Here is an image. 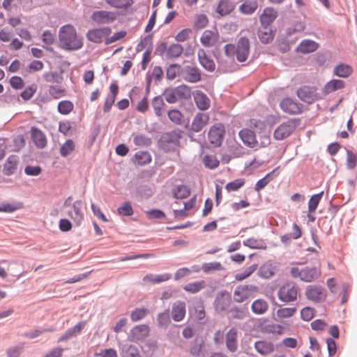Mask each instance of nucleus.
<instances>
[{
  "label": "nucleus",
  "instance_id": "19",
  "mask_svg": "<svg viewBox=\"0 0 357 357\" xmlns=\"http://www.w3.org/2000/svg\"><path fill=\"white\" fill-rule=\"evenodd\" d=\"M183 78L188 82L197 83L201 79V73L196 67L186 66L182 72Z\"/></svg>",
  "mask_w": 357,
  "mask_h": 357
},
{
  "label": "nucleus",
  "instance_id": "24",
  "mask_svg": "<svg viewBox=\"0 0 357 357\" xmlns=\"http://www.w3.org/2000/svg\"><path fill=\"white\" fill-rule=\"evenodd\" d=\"M195 105L200 110H206L210 107V100L202 91H196L193 93Z\"/></svg>",
  "mask_w": 357,
  "mask_h": 357
},
{
  "label": "nucleus",
  "instance_id": "20",
  "mask_svg": "<svg viewBox=\"0 0 357 357\" xmlns=\"http://www.w3.org/2000/svg\"><path fill=\"white\" fill-rule=\"evenodd\" d=\"M149 334V327L142 324L133 327L130 331V337L132 341H139L146 337Z\"/></svg>",
  "mask_w": 357,
  "mask_h": 357
},
{
  "label": "nucleus",
  "instance_id": "11",
  "mask_svg": "<svg viewBox=\"0 0 357 357\" xmlns=\"http://www.w3.org/2000/svg\"><path fill=\"white\" fill-rule=\"evenodd\" d=\"M112 30L109 27H103L89 30L86 38L94 43H101L105 38L110 35Z\"/></svg>",
  "mask_w": 357,
  "mask_h": 357
},
{
  "label": "nucleus",
  "instance_id": "33",
  "mask_svg": "<svg viewBox=\"0 0 357 357\" xmlns=\"http://www.w3.org/2000/svg\"><path fill=\"white\" fill-rule=\"evenodd\" d=\"M251 309L256 314H263L268 310V304L264 299H257L252 303Z\"/></svg>",
  "mask_w": 357,
  "mask_h": 357
},
{
  "label": "nucleus",
  "instance_id": "41",
  "mask_svg": "<svg viewBox=\"0 0 357 357\" xmlns=\"http://www.w3.org/2000/svg\"><path fill=\"white\" fill-rule=\"evenodd\" d=\"M206 286L204 280L190 282L183 287L185 291L191 294H196L203 289Z\"/></svg>",
  "mask_w": 357,
  "mask_h": 357
},
{
  "label": "nucleus",
  "instance_id": "37",
  "mask_svg": "<svg viewBox=\"0 0 357 357\" xmlns=\"http://www.w3.org/2000/svg\"><path fill=\"white\" fill-rule=\"evenodd\" d=\"M172 193L176 199H183L190 195V190L187 185H180L173 189Z\"/></svg>",
  "mask_w": 357,
  "mask_h": 357
},
{
  "label": "nucleus",
  "instance_id": "44",
  "mask_svg": "<svg viewBox=\"0 0 357 357\" xmlns=\"http://www.w3.org/2000/svg\"><path fill=\"white\" fill-rule=\"evenodd\" d=\"M230 313L233 319H243L248 314V310L247 307H232L230 310Z\"/></svg>",
  "mask_w": 357,
  "mask_h": 357
},
{
  "label": "nucleus",
  "instance_id": "35",
  "mask_svg": "<svg viewBox=\"0 0 357 357\" xmlns=\"http://www.w3.org/2000/svg\"><path fill=\"white\" fill-rule=\"evenodd\" d=\"M151 105L154 110L155 114L158 117L161 116L162 115L163 108L165 106L162 97L161 96L154 97L152 100Z\"/></svg>",
  "mask_w": 357,
  "mask_h": 357
},
{
  "label": "nucleus",
  "instance_id": "27",
  "mask_svg": "<svg viewBox=\"0 0 357 357\" xmlns=\"http://www.w3.org/2000/svg\"><path fill=\"white\" fill-rule=\"evenodd\" d=\"M197 56L200 64L204 69L209 72H213L215 70V65L213 60L206 55L204 50H199Z\"/></svg>",
  "mask_w": 357,
  "mask_h": 357
},
{
  "label": "nucleus",
  "instance_id": "29",
  "mask_svg": "<svg viewBox=\"0 0 357 357\" xmlns=\"http://www.w3.org/2000/svg\"><path fill=\"white\" fill-rule=\"evenodd\" d=\"M278 13L272 8H266L260 16V22L263 26L267 27L274 22Z\"/></svg>",
  "mask_w": 357,
  "mask_h": 357
},
{
  "label": "nucleus",
  "instance_id": "3",
  "mask_svg": "<svg viewBox=\"0 0 357 357\" xmlns=\"http://www.w3.org/2000/svg\"><path fill=\"white\" fill-rule=\"evenodd\" d=\"M182 131L179 129L165 132L159 140L160 146L166 152L174 151L180 144Z\"/></svg>",
  "mask_w": 357,
  "mask_h": 357
},
{
  "label": "nucleus",
  "instance_id": "21",
  "mask_svg": "<svg viewBox=\"0 0 357 357\" xmlns=\"http://www.w3.org/2000/svg\"><path fill=\"white\" fill-rule=\"evenodd\" d=\"M321 274L319 268L307 266L302 269L301 280L305 282H311L317 280Z\"/></svg>",
  "mask_w": 357,
  "mask_h": 357
},
{
  "label": "nucleus",
  "instance_id": "64",
  "mask_svg": "<svg viewBox=\"0 0 357 357\" xmlns=\"http://www.w3.org/2000/svg\"><path fill=\"white\" fill-rule=\"evenodd\" d=\"M24 349V344H20L17 346L11 347L6 351L8 357H20Z\"/></svg>",
  "mask_w": 357,
  "mask_h": 357
},
{
  "label": "nucleus",
  "instance_id": "57",
  "mask_svg": "<svg viewBox=\"0 0 357 357\" xmlns=\"http://www.w3.org/2000/svg\"><path fill=\"white\" fill-rule=\"evenodd\" d=\"M162 96L165 100L170 104L176 103L178 100L174 88L165 89L162 93Z\"/></svg>",
  "mask_w": 357,
  "mask_h": 357
},
{
  "label": "nucleus",
  "instance_id": "26",
  "mask_svg": "<svg viewBox=\"0 0 357 357\" xmlns=\"http://www.w3.org/2000/svg\"><path fill=\"white\" fill-rule=\"evenodd\" d=\"M236 3L232 0H220L216 8V12L220 16H225L230 14L234 10Z\"/></svg>",
  "mask_w": 357,
  "mask_h": 357
},
{
  "label": "nucleus",
  "instance_id": "25",
  "mask_svg": "<svg viewBox=\"0 0 357 357\" xmlns=\"http://www.w3.org/2000/svg\"><path fill=\"white\" fill-rule=\"evenodd\" d=\"M18 162V157L16 155H9L3 164V174L6 176L13 175L17 169Z\"/></svg>",
  "mask_w": 357,
  "mask_h": 357
},
{
  "label": "nucleus",
  "instance_id": "61",
  "mask_svg": "<svg viewBox=\"0 0 357 357\" xmlns=\"http://www.w3.org/2000/svg\"><path fill=\"white\" fill-rule=\"evenodd\" d=\"M152 45V34H149L145 36L141 40L136 47V51L137 52L142 51L146 47H149L151 49Z\"/></svg>",
  "mask_w": 357,
  "mask_h": 357
},
{
  "label": "nucleus",
  "instance_id": "34",
  "mask_svg": "<svg viewBox=\"0 0 357 357\" xmlns=\"http://www.w3.org/2000/svg\"><path fill=\"white\" fill-rule=\"evenodd\" d=\"M317 49V44L310 40H303L297 47V51L302 53H310Z\"/></svg>",
  "mask_w": 357,
  "mask_h": 357
},
{
  "label": "nucleus",
  "instance_id": "49",
  "mask_svg": "<svg viewBox=\"0 0 357 357\" xmlns=\"http://www.w3.org/2000/svg\"><path fill=\"white\" fill-rule=\"evenodd\" d=\"M181 70V66L179 64H171L166 70V77L169 80L174 79Z\"/></svg>",
  "mask_w": 357,
  "mask_h": 357
},
{
  "label": "nucleus",
  "instance_id": "58",
  "mask_svg": "<svg viewBox=\"0 0 357 357\" xmlns=\"http://www.w3.org/2000/svg\"><path fill=\"white\" fill-rule=\"evenodd\" d=\"M106 3L117 8H126L132 3V0H105Z\"/></svg>",
  "mask_w": 357,
  "mask_h": 357
},
{
  "label": "nucleus",
  "instance_id": "5",
  "mask_svg": "<svg viewBox=\"0 0 357 357\" xmlns=\"http://www.w3.org/2000/svg\"><path fill=\"white\" fill-rule=\"evenodd\" d=\"M299 125L298 119H290L280 125L274 131L273 136L277 140H283L289 137Z\"/></svg>",
  "mask_w": 357,
  "mask_h": 357
},
{
  "label": "nucleus",
  "instance_id": "60",
  "mask_svg": "<svg viewBox=\"0 0 357 357\" xmlns=\"http://www.w3.org/2000/svg\"><path fill=\"white\" fill-rule=\"evenodd\" d=\"M296 310V307H281L278 310L277 315L280 318H289L293 316Z\"/></svg>",
  "mask_w": 357,
  "mask_h": 357
},
{
  "label": "nucleus",
  "instance_id": "50",
  "mask_svg": "<svg viewBox=\"0 0 357 357\" xmlns=\"http://www.w3.org/2000/svg\"><path fill=\"white\" fill-rule=\"evenodd\" d=\"M149 313L148 308H135L130 314V319L132 321H138L144 319Z\"/></svg>",
  "mask_w": 357,
  "mask_h": 357
},
{
  "label": "nucleus",
  "instance_id": "53",
  "mask_svg": "<svg viewBox=\"0 0 357 357\" xmlns=\"http://www.w3.org/2000/svg\"><path fill=\"white\" fill-rule=\"evenodd\" d=\"M133 142L138 146H149L152 143L151 139L145 135H135Z\"/></svg>",
  "mask_w": 357,
  "mask_h": 357
},
{
  "label": "nucleus",
  "instance_id": "9",
  "mask_svg": "<svg viewBox=\"0 0 357 357\" xmlns=\"http://www.w3.org/2000/svg\"><path fill=\"white\" fill-rule=\"evenodd\" d=\"M84 203L81 200H76L67 211L68 215L73 220L77 226H79L84 220Z\"/></svg>",
  "mask_w": 357,
  "mask_h": 357
},
{
  "label": "nucleus",
  "instance_id": "10",
  "mask_svg": "<svg viewBox=\"0 0 357 357\" xmlns=\"http://www.w3.org/2000/svg\"><path fill=\"white\" fill-rule=\"evenodd\" d=\"M116 17V13L104 10L94 11L91 15V20L98 24H112Z\"/></svg>",
  "mask_w": 357,
  "mask_h": 357
},
{
  "label": "nucleus",
  "instance_id": "46",
  "mask_svg": "<svg viewBox=\"0 0 357 357\" xmlns=\"http://www.w3.org/2000/svg\"><path fill=\"white\" fill-rule=\"evenodd\" d=\"M183 51V46L178 43L172 44L167 50V58L173 59L181 56Z\"/></svg>",
  "mask_w": 357,
  "mask_h": 357
},
{
  "label": "nucleus",
  "instance_id": "40",
  "mask_svg": "<svg viewBox=\"0 0 357 357\" xmlns=\"http://www.w3.org/2000/svg\"><path fill=\"white\" fill-rule=\"evenodd\" d=\"M151 161V156L147 151H137L134 156V162L139 165H144Z\"/></svg>",
  "mask_w": 357,
  "mask_h": 357
},
{
  "label": "nucleus",
  "instance_id": "62",
  "mask_svg": "<svg viewBox=\"0 0 357 357\" xmlns=\"http://www.w3.org/2000/svg\"><path fill=\"white\" fill-rule=\"evenodd\" d=\"M245 183L244 179L238 178L233 181L228 183L225 188L228 192L236 191L241 188Z\"/></svg>",
  "mask_w": 357,
  "mask_h": 357
},
{
  "label": "nucleus",
  "instance_id": "48",
  "mask_svg": "<svg viewBox=\"0 0 357 357\" xmlns=\"http://www.w3.org/2000/svg\"><path fill=\"white\" fill-rule=\"evenodd\" d=\"M74 108V105L70 100H62L59 102L57 106L58 112L63 115L70 113Z\"/></svg>",
  "mask_w": 357,
  "mask_h": 357
},
{
  "label": "nucleus",
  "instance_id": "38",
  "mask_svg": "<svg viewBox=\"0 0 357 357\" xmlns=\"http://www.w3.org/2000/svg\"><path fill=\"white\" fill-rule=\"evenodd\" d=\"M158 325L160 328H167L171 323L169 310L166 309L159 313L157 317Z\"/></svg>",
  "mask_w": 357,
  "mask_h": 357
},
{
  "label": "nucleus",
  "instance_id": "39",
  "mask_svg": "<svg viewBox=\"0 0 357 357\" xmlns=\"http://www.w3.org/2000/svg\"><path fill=\"white\" fill-rule=\"evenodd\" d=\"M352 68L347 64L337 65L333 70L335 75L340 77H348L352 73Z\"/></svg>",
  "mask_w": 357,
  "mask_h": 357
},
{
  "label": "nucleus",
  "instance_id": "14",
  "mask_svg": "<svg viewBox=\"0 0 357 357\" xmlns=\"http://www.w3.org/2000/svg\"><path fill=\"white\" fill-rule=\"evenodd\" d=\"M305 294L309 300L316 302L324 301L326 297V289L319 286H309Z\"/></svg>",
  "mask_w": 357,
  "mask_h": 357
},
{
  "label": "nucleus",
  "instance_id": "63",
  "mask_svg": "<svg viewBox=\"0 0 357 357\" xmlns=\"http://www.w3.org/2000/svg\"><path fill=\"white\" fill-rule=\"evenodd\" d=\"M37 89V86L36 84H32L26 87L24 91H22L20 93V96L24 100H30L34 93H36Z\"/></svg>",
  "mask_w": 357,
  "mask_h": 357
},
{
  "label": "nucleus",
  "instance_id": "56",
  "mask_svg": "<svg viewBox=\"0 0 357 357\" xmlns=\"http://www.w3.org/2000/svg\"><path fill=\"white\" fill-rule=\"evenodd\" d=\"M75 149V143L72 139H68L61 146L60 149V154L63 157H67Z\"/></svg>",
  "mask_w": 357,
  "mask_h": 357
},
{
  "label": "nucleus",
  "instance_id": "23",
  "mask_svg": "<svg viewBox=\"0 0 357 357\" xmlns=\"http://www.w3.org/2000/svg\"><path fill=\"white\" fill-rule=\"evenodd\" d=\"M345 87V82L341 79H333L328 82L322 89V97Z\"/></svg>",
  "mask_w": 357,
  "mask_h": 357
},
{
  "label": "nucleus",
  "instance_id": "45",
  "mask_svg": "<svg viewBox=\"0 0 357 357\" xmlns=\"http://www.w3.org/2000/svg\"><path fill=\"white\" fill-rule=\"evenodd\" d=\"M243 245L252 249H265L266 243L261 239L250 238L243 241Z\"/></svg>",
  "mask_w": 357,
  "mask_h": 357
},
{
  "label": "nucleus",
  "instance_id": "22",
  "mask_svg": "<svg viewBox=\"0 0 357 357\" xmlns=\"http://www.w3.org/2000/svg\"><path fill=\"white\" fill-rule=\"evenodd\" d=\"M219 35L217 31L205 30L202 33L200 41L206 47H213L218 42Z\"/></svg>",
  "mask_w": 357,
  "mask_h": 357
},
{
  "label": "nucleus",
  "instance_id": "7",
  "mask_svg": "<svg viewBox=\"0 0 357 357\" xmlns=\"http://www.w3.org/2000/svg\"><path fill=\"white\" fill-rule=\"evenodd\" d=\"M259 288L253 284L238 285L234 291V301L236 303H243L252 296Z\"/></svg>",
  "mask_w": 357,
  "mask_h": 357
},
{
  "label": "nucleus",
  "instance_id": "12",
  "mask_svg": "<svg viewBox=\"0 0 357 357\" xmlns=\"http://www.w3.org/2000/svg\"><path fill=\"white\" fill-rule=\"evenodd\" d=\"M282 110L289 114H298L301 113L303 105L290 98H284L280 103Z\"/></svg>",
  "mask_w": 357,
  "mask_h": 357
},
{
  "label": "nucleus",
  "instance_id": "55",
  "mask_svg": "<svg viewBox=\"0 0 357 357\" xmlns=\"http://www.w3.org/2000/svg\"><path fill=\"white\" fill-rule=\"evenodd\" d=\"M228 301H227L223 295L218 296L214 301V306L215 310L222 312L227 310L228 307Z\"/></svg>",
  "mask_w": 357,
  "mask_h": 357
},
{
  "label": "nucleus",
  "instance_id": "15",
  "mask_svg": "<svg viewBox=\"0 0 357 357\" xmlns=\"http://www.w3.org/2000/svg\"><path fill=\"white\" fill-rule=\"evenodd\" d=\"M209 115L207 113L198 112L193 118L191 123V130L199 132L208 123Z\"/></svg>",
  "mask_w": 357,
  "mask_h": 357
},
{
  "label": "nucleus",
  "instance_id": "36",
  "mask_svg": "<svg viewBox=\"0 0 357 357\" xmlns=\"http://www.w3.org/2000/svg\"><path fill=\"white\" fill-rule=\"evenodd\" d=\"M23 207V204L20 202H14L13 203L3 202L0 204V212L13 213Z\"/></svg>",
  "mask_w": 357,
  "mask_h": 357
},
{
  "label": "nucleus",
  "instance_id": "54",
  "mask_svg": "<svg viewBox=\"0 0 357 357\" xmlns=\"http://www.w3.org/2000/svg\"><path fill=\"white\" fill-rule=\"evenodd\" d=\"M274 273V268L271 264L262 265L258 271L259 275L266 279L270 278Z\"/></svg>",
  "mask_w": 357,
  "mask_h": 357
},
{
  "label": "nucleus",
  "instance_id": "51",
  "mask_svg": "<svg viewBox=\"0 0 357 357\" xmlns=\"http://www.w3.org/2000/svg\"><path fill=\"white\" fill-rule=\"evenodd\" d=\"M323 194H324V192L322 191L319 193L313 195L310 197V199L308 202V211L310 213H313L316 211V209L319 205V203L320 202L321 199L323 196Z\"/></svg>",
  "mask_w": 357,
  "mask_h": 357
},
{
  "label": "nucleus",
  "instance_id": "31",
  "mask_svg": "<svg viewBox=\"0 0 357 357\" xmlns=\"http://www.w3.org/2000/svg\"><path fill=\"white\" fill-rule=\"evenodd\" d=\"M258 8L257 1L255 0L248 1L246 0L243 3H242L238 8V10L243 15H252L253 14Z\"/></svg>",
  "mask_w": 357,
  "mask_h": 357
},
{
  "label": "nucleus",
  "instance_id": "47",
  "mask_svg": "<svg viewBox=\"0 0 357 357\" xmlns=\"http://www.w3.org/2000/svg\"><path fill=\"white\" fill-rule=\"evenodd\" d=\"M123 357H141L137 347L133 345L126 344L122 349Z\"/></svg>",
  "mask_w": 357,
  "mask_h": 357
},
{
  "label": "nucleus",
  "instance_id": "2",
  "mask_svg": "<svg viewBox=\"0 0 357 357\" xmlns=\"http://www.w3.org/2000/svg\"><path fill=\"white\" fill-rule=\"evenodd\" d=\"M224 50L227 57H236L238 62H245L250 55V43L247 37L242 36L238 40L236 45L227 44Z\"/></svg>",
  "mask_w": 357,
  "mask_h": 357
},
{
  "label": "nucleus",
  "instance_id": "42",
  "mask_svg": "<svg viewBox=\"0 0 357 357\" xmlns=\"http://www.w3.org/2000/svg\"><path fill=\"white\" fill-rule=\"evenodd\" d=\"M174 89L178 100H188L191 96L190 88L186 85H180Z\"/></svg>",
  "mask_w": 357,
  "mask_h": 357
},
{
  "label": "nucleus",
  "instance_id": "30",
  "mask_svg": "<svg viewBox=\"0 0 357 357\" xmlns=\"http://www.w3.org/2000/svg\"><path fill=\"white\" fill-rule=\"evenodd\" d=\"M255 347L258 353L264 356L272 353L275 349L274 344L271 342L265 340L256 342Z\"/></svg>",
  "mask_w": 357,
  "mask_h": 357
},
{
  "label": "nucleus",
  "instance_id": "52",
  "mask_svg": "<svg viewBox=\"0 0 357 357\" xmlns=\"http://www.w3.org/2000/svg\"><path fill=\"white\" fill-rule=\"evenodd\" d=\"M257 268V265L256 264H254L248 267H247L245 270L243 271L238 273L235 278L238 281L243 280L244 279L247 278L250 275H251Z\"/></svg>",
  "mask_w": 357,
  "mask_h": 357
},
{
  "label": "nucleus",
  "instance_id": "6",
  "mask_svg": "<svg viewBox=\"0 0 357 357\" xmlns=\"http://www.w3.org/2000/svg\"><path fill=\"white\" fill-rule=\"evenodd\" d=\"M298 97L303 102L311 104L323 98L322 94L317 93L314 86H302L297 90Z\"/></svg>",
  "mask_w": 357,
  "mask_h": 357
},
{
  "label": "nucleus",
  "instance_id": "8",
  "mask_svg": "<svg viewBox=\"0 0 357 357\" xmlns=\"http://www.w3.org/2000/svg\"><path fill=\"white\" fill-rule=\"evenodd\" d=\"M225 135V126L220 123H216L210 128L208 133V140L215 147L220 146Z\"/></svg>",
  "mask_w": 357,
  "mask_h": 357
},
{
  "label": "nucleus",
  "instance_id": "43",
  "mask_svg": "<svg viewBox=\"0 0 357 357\" xmlns=\"http://www.w3.org/2000/svg\"><path fill=\"white\" fill-rule=\"evenodd\" d=\"M222 264L218 261L204 263L202 266V270L206 274L211 273L213 271H222Z\"/></svg>",
  "mask_w": 357,
  "mask_h": 357
},
{
  "label": "nucleus",
  "instance_id": "4",
  "mask_svg": "<svg viewBox=\"0 0 357 357\" xmlns=\"http://www.w3.org/2000/svg\"><path fill=\"white\" fill-rule=\"evenodd\" d=\"M298 293V287L294 283L288 282L280 287L278 291V296L282 302L289 303L297 300Z\"/></svg>",
  "mask_w": 357,
  "mask_h": 357
},
{
  "label": "nucleus",
  "instance_id": "17",
  "mask_svg": "<svg viewBox=\"0 0 357 357\" xmlns=\"http://www.w3.org/2000/svg\"><path fill=\"white\" fill-rule=\"evenodd\" d=\"M31 137L33 144L39 149H43L47 145V138L44 132L36 127L31 128Z\"/></svg>",
  "mask_w": 357,
  "mask_h": 357
},
{
  "label": "nucleus",
  "instance_id": "59",
  "mask_svg": "<svg viewBox=\"0 0 357 357\" xmlns=\"http://www.w3.org/2000/svg\"><path fill=\"white\" fill-rule=\"evenodd\" d=\"M204 165L209 169L216 168L219 164V160L213 155H206L203 159Z\"/></svg>",
  "mask_w": 357,
  "mask_h": 357
},
{
  "label": "nucleus",
  "instance_id": "1",
  "mask_svg": "<svg viewBox=\"0 0 357 357\" xmlns=\"http://www.w3.org/2000/svg\"><path fill=\"white\" fill-rule=\"evenodd\" d=\"M59 47L65 50H78L83 46V38L71 24L62 26L59 31Z\"/></svg>",
  "mask_w": 357,
  "mask_h": 357
},
{
  "label": "nucleus",
  "instance_id": "28",
  "mask_svg": "<svg viewBox=\"0 0 357 357\" xmlns=\"http://www.w3.org/2000/svg\"><path fill=\"white\" fill-rule=\"evenodd\" d=\"M238 334L236 328H231L226 334V346L229 351L235 352L238 349Z\"/></svg>",
  "mask_w": 357,
  "mask_h": 357
},
{
  "label": "nucleus",
  "instance_id": "13",
  "mask_svg": "<svg viewBox=\"0 0 357 357\" xmlns=\"http://www.w3.org/2000/svg\"><path fill=\"white\" fill-rule=\"evenodd\" d=\"M186 314V305L184 301H176L172 304L171 315L174 321H181Z\"/></svg>",
  "mask_w": 357,
  "mask_h": 357
},
{
  "label": "nucleus",
  "instance_id": "16",
  "mask_svg": "<svg viewBox=\"0 0 357 357\" xmlns=\"http://www.w3.org/2000/svg\"><path fill=\"white\" fill-rule=\"evenodd\" d=\"M238 135L243 142L250 148H255L257 146L258 142L254 131L250 129H242Z\"/></svg>",
  "mask_w": 357,
  "mask_h": 357
},
{
  "label": "nucleus",
  "instance_id": "18",
  "mask_svg": "<svg viewBox=\"0 0 357 357\" xmlns=\"http://www.w3.org/2000/svg\"><path fill=\"white\" fill-rule=\"evenodd\" d=\"M85 326L86 321H82L78 322L75 326L68 329L61 336H60L58 339V342H65L79 335Z\"/></svg>",
  "mask_w": 357,
  "mask_h": 357
},
{
  "label": "nucleus",
  "instance_id": "32",
  "mask_svg": "<svg viewBox=\"0 0 357 357\" xmlns=\"http://www.w3.org/2000/svg\"><path fill=\"white\" fill-rule=\"evenodd\" d=\"M164 75L163 70L160 66H155L153 67L151 73H146V80H154L155 84H158L161 82Z\"/></svg>",
  "mask_w": 357,
  "mask_h": 357
}]
</instances>
